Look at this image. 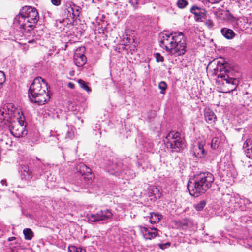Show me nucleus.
<instances>
[{
  "mask_svg": "<svg viewBox=\"0 0 252 252\" xmlns=\"http://www.w3.org/2000/svg\"><path fill=\"white\" fill-rule=\"evenodd\" d=\"M213 175L208 172H200L194 175L190 180L187 188L190 194L194 197H198L205 193L212 186L214 182Z\"/></svg>",
  "mask_w": 252,
  "mask_h": 252,
  "instance_id": "f257e3e1",
  "label": "nucleus"
},
{
  "mask_svg": "<svg viewBox=\"0 0 252 252\" xmlns=\"http://www.w3.org/2000/svg\"><path fill=\"white\" fill-rule=\"evenodd\" d=\"M39 19L38 12L33 7L26 6L14 18V24L26 32H29L34 29Z\"/></svg>",
  "mask_w": 252,
  "mask_h": 252,
  "instance_id": "f03ea898",
  "label": "nucleus"
},
{
  "mask_svg": "<svg viewBox=\"0 0 252 252\" xmlns=\"http://www.w3.org/2000/svg\"><path fill=\"white\" fill-rule=\"evenodd\" d=\"M50 87L41 77L35 78L29 90L30 100L39 105L44 104L50 99Z\"/></svg>",
  "mask_w": 252,
  "mask_h": 252,
  "instance_id": "7ed1b4c3",
  "label": "nucleus"
},
{
  "mask_svg": "<svg viewBox=\"0 0 252 252\" xmlns=\"http://www.w3.org/2000/svg\"><path fill=\"white\" fill-rule=\"evenodd\" d=\"M227 63L224 62L218 63V67L216 72L217 76V81L222 83V84H227L230 88L228 92H230L234 90L238 85V81L232 77V72L227 68Z\"/></svg>",
  "mask_w": 252,
  "mask_h": 252,
  "instance_id": "20e7f679",
  "label": "nucleus"
},
{
  "mask_svg": "<svg viewBox=\"0 0 252 252\" xmlns=\"http://www.w3.org/2000/svg\"><path fill=\"white\" fill-rule=\"evenodd\" d=\"M167 149L172 152H180L185 148V142L181 134L175 131L169 132L163 140Z\"/></svg>",
  "mask_w": 252,
  "mask_h": 252,
  "instance_id": "39448f33",
  "label": "nucleus"
},
{
  "mask_svg": "<svg viewBox=\"0 0 252 252\" xmlns=\"http://www.w3.org/2000/svg\"><path fill=\"white\" fill-rule=\"evenodd\" d=\"M113 213L109 209L101 210L96 213H89L86 216L88 220L91 222H98L110 220L112 218Z\"/></svg>",
  "mask_w": 252,
  "mask_h": 252,
  "instance_id": "423d86ee",
  "label": "nucleus"
},
{
  "mask_svg": "<svg viewBox=\"0 0 252 252\" xmlns=\"http://www.w3.org/2000/svg\"><path fill=\"white\" fill-rule=\"evenodd\" d=\"M8 126L11 134L15 137H23L27 134V131L25 129L26 126H22L19 123L10 122Z\"/></svg>",
  "mask_w": 252,
  "mask_h": 252,
  "instance_id": "0eeeda50",
  "label": "nucleus"
},
{
  "mask_svg": "<svg viewBox=\"0 0 252 252\" xmlns=\"http://www.w3.org/2000/svg\"><path fill=\"white\" fill-rule=\"evenodd\" d=\"M77 172L79 173L85 181L92 180L93 175L91 169L83 163H80L76 166Z\"/></svg>",
  "mask_w": 252,
  "mask_h": 252,
  "instance_id": "6e6552de",
  "label": "nucleus"
},
{
  "mask_svg": "<svg viewBox=\"0 0 252 252\" xmlns=\"http://www.w3.org/2000/svg\"><path fill=\"white\" fill-rule=\"evenodd\" d=\"M173 34L162 32L159 34V43L161 47H173Z\"/></svg>",
  "mask_w": 252,
  "mask_h": 252,
  "instance_id": "1a4fd4ad",
  "label": "nucleus"
},
{
  "mask_svg": "<svg viewBox=\"0 0 252 252\" xmlns=\"http://www.w3.org/2000/svg\"><path fill=\"white\" fill-rule=\"evenodd\" d=\"M173 47H186V38L181 32L173 34Z\"/></svg>",
  "mask_w": 252,
  "mask_h": 252,
  "instance_id": "9d476101",
  "label": "nucleus"
},
{
  "mask_svg": "<svg viewBox=\"0 0 252 252\" xmlns=\"http://www.w3.org/2000/svg\"><path fill=\"white\" fill-rule=\"evenodd\" d=\"M19 172L22 180L28 182L32 179L33 174L28 166L21 165Z\"/></svg>",
  "mask_w": 252,
  "mask_h": 252,
  "instance_id": "9b49d317",
  "label": "nucleus"
},
{
  "mask_svg": "<svg viewBox=\"0 0 252 252\" xmlns=\"http://www.w3.org/2000/svg\"><path fill=\"white\" fill-rule=\"evenodd\" d=\"M158 230L156 228L141 227V232L146 239H151L158 235Z\"/></svg>",
  "mask_w": 252,
  "mask_h": 252,
  "instance_id": "f8f14e48",
  "label": "nucleus"
},
{
  "mask_svg": "<svg viewBox=\"0 0 252 252\" xmlns=\"http://www.w3.org/2000/svg\"><path fill=\"white\" fill-rule=\"evenodd\" d=\"M190 12L195 15V18L197 21H201L206 16L205 10L196 6H193L191 8Z\"/></svg>",
  "mask_w": 252,
  "mask_h": 252,
  "instance_id": "ddd939ff",
  "label": "nucleus"
},
{
  "mask_svg": "<svg viewBox=\"0 0 252 252\" xmlns=\"http://www.w3.org/2000/svg\"><path fill=\"white\" fill-rule=\"evenodd\" d=\"M205 145V141L201 140L198 141L197 146L195 148L193 152L194 157L198 158H203L205 155V150L204 147Z\"/></svg>",
  "mask_w": 252,
  "mask_h": 252,
  "instance_id": "4468645a",
  "label": "nucleus"
},
{
  "mask_svg": "<svg viewBox=\"0 0 252 252\" xmlns=\"http://www.w3.org/2000/svg\"><path fill=\"white\" fill-rule=\"evenodd\" d=\"M107 170L111 174H117L122 171V163L112 161L107 165Z\"/></svg>",
  "mask_w": 252,
  "mask_h": 252,
  "instance_id": "2eb2a0df",
  "label": "nucleus"
},
{
  "mask_svg": "<svg viewBox=\"0 0 252 252\" xmlns=\"http://www.w3.org/2000/svg\"><path fill=\"white\" fill-rule=\"evenodd\" d=\"M78 49H76L74 56V61L76 65L78 67L83 66L87 62V58L83 54L78 53Z\"/></svg>",
  "mask_w": 252,
  "mask_h": 252,
  "instance_id": "dca6fc26",
  "label": "nucleus"
},
{
  "mask_svg": "<svg viewBox=\"0 0 252 252\" xmlns=\"http://www.w3.org/2000/svg\"><path fill=\"white\" fill-rule=\"evenodd\" d=\"M204 115L205 121L210 124H213L216 119L214 112L209 108H205L204 110Z\"/></svg>",
  "mask_w": 252,
  "mask_h": 252,
  "instance_id": "f3484780",
  "label": "nucleus"
},
{
  "mask_svg": "<svg viewBox=\"0 0 252 252\" xmlns=\"http://www.w3.org/2000/svg\"><path fill=\"white\" fill-rule=\"evenodd\" d=\"M221 33L227 39H232L235 36V33L233 31L227 28H222L221 29Z\"/></svg>",
  "mask_w": 252,
  "mask_h": 252,
  "instance_id": "a211bd4d",
  "label": "nucleus"
},
{
  "mask_svg": "<svg viewBox=\"0 0 252 252\" xmlns=\"http://www.w3.org/2000/svg\"><path fill=\"white\" fill-rule=\"evenodd\" d=\"M243 148L246 149L247 156L252 159V141L247 140L243 145Z\"/></svg>",
  "mask_w": 252,
  "mask_h": 252,
  "instance_id": "6ab92c4d",
  "label": "nucleus"
},
{
  "mask_svg": "<svg viewBox=\"0 0 252 252\" xmlns=\"http://www.w3.org/2000/svg\"><path fill=\"white\" fill-rule=\"evenodd\" d=\"M166 51L175 56L183 55L186 51V48H165Z\"/></svg>",
  "mask_w": 252,
  "mask_h": 252,
  "instance_id": "aec40b11",
  "label": "nucleus"
},
{
  "mask_svg": "<svg viewBox=\"0 0 252 252\" xmlns=\"http://www.w3.org/2000/svg\"><path fill=\"white\" fill-rule=\"evenodd\" d=\"M243 28L246 32L250 34L252 33V15H250L247 18V22L244 24Z\"/></svg>",
  "mask_w": 252,
  "mask_h": 252,
  "instance_id": "412c9836",
  "label": "nucleus"
},
{
  "mask_svg": "<svg viewBox=\"0 0 252 252\" xmlns=\"http://www.w3.org/2000/svg\"><path fill=\"white\" fill-rule=\"evenodd\" d=\"M161 215L158 213H150L149 221L151 223H155L159 221Z\"/></svg>",
  "mask_w": 252,
  "mask_h": 252,
  "instance_id": "4be33fe9",
  "label": "nucleus"
},
{
  "mask_svg": "<svg viewBox=\"0 0 252 252\" xmlns=\"http://www.w3.org/2000/svg\"><path fill=\"white\" fill-rule=\"evenodd\" d=\"M3 107L6 108V115H7L9 118H11L14 116L15 108L13 107L12 104H7Z\"/></svg>",
  "mask_w": 252,
  "mask_h": 252,
  "instance_id": "5701e85b",
  "label": "nucleus"
},
{
  "mask_svg": "<svg viewBox=\"0 0 252 252\" xmlns=\"http://www.w3.org/2000/svg\"><path fill=\"white\" fill-rule=\"evenodd\" d=\"M24 238L27 240H31L34 236L33 232L30 228H25L23 230Z\"/></svg>",
  "mask_w": 252,
  "mask_h": 252,
  "instance_id": "b1692460",
  "label": "nucleus"
},
{
  "mask_svg": "<svg viewBox=\"0 0 252 252\" xmlns=\"http://www.w3.org/2000/svg\"><path fill=\"white\" fill-rule=\"evenodd\" d=\"M220 141L218 137H214L212 139L211 147L213 149H216L218 148Z\"/></svg>",
  "mask_w": 252,
  "mask_h": 252,
  "instance_id": "393cba45",
  "label": "nucleus"
},
{
  "mask_svg": "<svg viewBox=\"0 0 252 252\" xmlns=\"http://www.w3.org/2000/svg\"><path fill=\"white\" fill-rule=\"evenodd\" d=\"M9 117L7 115H6V108L3 107L2 109L0 110V120L3 119L4 120H7L8 121Z\"/></svg>",
  "mask_w": 252,
  "mask_h": 252,
  "instance_id": "a878e982",
  "label": "nucleus"
},
{
  "mask_svg": "<svg viewBox=\"0 0 252 252\" xmlns=\"http://www.w3.org/2000/svg\"><path fill=\"white\" fill-rule=\"evenodd\" d=\"M78 82L79 84L80 85V87L86 90L87 92H89L91 91V89H90L89 87L86 85L85 81H84L82 79H79L78 81Z\"/></svg>",
  "mask_w": 252,
  "mask_h": 252,
  "instance_id": "bb28decb",
  "label": "nucleus"
},
{
  "mask_svg": "<svg viewBox=\"0 0 252 252\" xmlns=\"http://www.w3.org/2000/svg\"><path fill=\"white\" fill-rule=\"evenodd\" d=\"M206 204V202L205 200H202L195 205V208L196 210L200 211L202 210Z\"/></svg>",
  "mask_w": 252,
  "mask_h": 252,
  "instance_id": "cd10ccee",
  "label": "nucleus"
},
{
  "mask_svg": "<svg viewBox=\"0 0 252 252\" xmlns=\"http://www.w3.org/2000/svg\"><path fill=\"white\" fill-rule=\"evenodd\" d=\"M158 88L161 90L160 93L163 94L167 88V84L164 81H161L158 84Z\"/></svg>",
  "mask_w": 252,
  "mask_h": 252,
  "instance_id": "c85d7f7f",
  "label": "nucleus"
},
{
  "mask_svg": "<svg viewBox=\"0 0 252 252\" xmlns=\"http://www.w3.org/2000/svg\"><path fill=\"white\" fill-rule=\"evenodd\" d=\"M177 5L179 8H184L188 5V2L186 0H178Z\"/></svg>",
  "mask_w": 252,
  "mask_h": 252,
  "instance_id": "c756f323",
  "label": "nucleus"
},
{
  "mask_svg": "<svg viewBox=\"0 0 252 252\" xmlns=\"http://www.w3.org/2000/svg\"><path fill=\"white\" fill-rule=\"evenodd\" d=\"M126 37L124 38V39L123 40V43H122V45H123L125 46H127L129 45V43H130L131 38L130 36H128V35H126Z\"/></svg>",
  "mask_w": 252,
  "mask_h": 252,
  "instance_id": "7c9ffc66",
  "label": "nucleus"
},
{
  "mask_svg": "<svg viewBox=\"0 0 252 252\" xmlns=\"http://www.w3.org/2000/svg\"><path fill=\"white\" fill-rule=\"evenodd\" d=\"M156 60L158 62H163L164 61V58L158 53L156 54Z\"/></svg>",
  "mask_w": 252,
  "mask_h": 252,
  "instance_id": "2f4dec72",
  "label": "nucleus"
},
{
  "mask_svg": "<svg viewBox=\"0 0 252 252\" xmlns=\"http://www.w3.org/2000/svg\"><path fill=\"white\" fill-rule=\"evenodd\" d=\"M205 25L210 29L212 28L214 26L212 20L210 19H208L206 21Z\"/></svg>",
  "mask_w": 252,
  "mask_h": 252,
  "instance_id": "473e14b6",
  "label": "nucleus"
},
{
  "mask_svg": "<svg viewBox=\"0 0 252 252\" xmlns=\"http://www.w3.org/2000/svg\"><path fill=\"white\" fill-rule=\"evenodd\" d=\"M158 245L160 249H164L167 247H169L170 245V243L169 242H167L164 244H158Z\"/></svg>",
  "mask_w": 252,
  "mask_h": 252,
  "instance_id": "72a5a7b5",
  "label": "nucleus"
},
{
  "mask_svg": "<svg viewBox=\"0 0 252 252\" xmlns=\"http://www.w3.org/2000/svg\"><path fill=\"white\" fill-rule=\"evenodd\" d=\"M68 251V252H77V247L74 246H69Z\"/></svg>",
  "mask_w": 252,
  "mask_h": 252,
  "instance_id": "f704fd0d",
  "label": "nucleus"
},
{
  "mask_svg": "<svg viewBox=\"0 0 252 252\" xmlns=\"http://www.w3.org/2000/svg\"><path fill=\"white\" fill-rule=\"evenodd\" d=\"M139 0H129V3L135 8L137 7Z\"/></svg>",
  "mask_w": 252,
  "mask_h": 252,
  "instance_id": "c9c22d12",
  "label": "nucleus"
},
{
  "mask_svg": "<svg viewBox=\"0 0 252 252\" xmlns=\"http://www.w3.org/2000/svg\"><path fill=\"white\" fill-rule=\"evenodd\" d=\"M51 3L55 6H58L61 4V0H51Z\"/></svg>",
  "mask_w": 252,
  "mask_h": 252,
  "instance_id": "e433bc0d",
  "label": "nucleus"
},
{
  "mask_svg": "<svg viewBox=\"0 0 252 252\" xmlns=\"http://www.w3.org/2000/svg\"><path fill=\"white\" fill-rule=\"evenodd\" d=\"M10 249L13 252H19V249L12 245L11 246Z\"/></svg>",
  "mask_w": 252,
  "mask_h": 252,
  "instance_id": "4c0bfd02",
  "label": "nucleus"
},
{
  "mask_svg": "<svg viewBox=\"0 0 252 252\" xmlns=\"http://www.w3.org/2000/svg\"><path fill=\"white\" fill-rule=\"evenodd\" d=\"M72 136V133L70 131H68L66 133L65 138H71Z\"/></svg>",
  "mask_w": 252,
  "mask_h": 252,
  "instance_id": "58836bf2",
  "label": "nucleus"
},
{
  "mask_svg": "<svg viewBox=\"0 0 252 252\" xmlns=\"http://www.w3.org/2000/svg\"><path fill=\"white\" fill-rule=\"evenodd\" d=\"M13 123H19L21 125L25 126L24 121L21 119V117L20 118V119L18 120V122H13Z\"/></svg>",
  "mask_w": 252,
  "mask_h": 252,
  "instance_id": "ea45409f",
  "label": "nucleus"
},
{
  "mask_svg": "<svg viewBox=\"0 0 252 252\" xmlns=\"http://www.w3.org/2000/svg\"><path fill=\"white\" fill-rule=\"evenodd\" d=\"M68 87L70 89H74L75 87V85L73 83L69 82L68 84Z\"/></svg>",
  "mask_w": 252,
  "mask_h": 252,
  "instance_id": "a19ab883",
  "label": "nucleus"
},
{
  "mask_svg": "<svg viewBox=\"0 0 252 252\" xmlns=\"http://www.w3.org/2000/svg\"><path fill=\"white\" fill-rule=\"evenodd\" d=\"M221 0H208L209 2H211L212 3H218Z\"/></svg>",
  "mask_w": 252,
  "mask_h": 252,
  "instance_id": "79ce46f5",
  "label": "nucleus"
},
{
  "mask_svg": "<svg viewBox=\"0 0 252 252\" xmlns=\"http://www.w3.org/2000/svg\"><path fill=\"white\" fill-rule=\"evenodd\" d=\"M1 184L3 186H7V182H6V180L5 179L2 180L1 181Z\"/></svg>",
  "mask_w": 252,
  "mask_h": 252,
  "instance_id": "37998d69",
  "label": "nucleus"
},
{
  "mask_svg": "<svg viewBox=\"0 0 252 252\" xmlns=\"http://www.w3.org/2000/svg\"><path fill=\"white\" fill-rule=\"evenodd\" d=\"M243 202V203L244 204H248L249 203V200H248V199H244V200H240V203H242Z\"/></svg>",
  "mask_w": 252,
  "mask_h": 252,
  "instance_id": "c03bdc74",
  "label": "nucleus"
},
{
  "mask_svg": "<svg viewBox=\"0 0 252 252\" xmlns=\"http://www.w3.org/2000/svg\"><path fill=\"white\" fill-rule=\"evenodd\" d=\"M15 239H16V238L15 237H9L8 239V241H13V240H15Z\"/></svg>",
  "mask_w": 252,
  "mask_h": 252,
  "instance_id": "a18cd8bd",
  "label": "nucleus"
},
{
  "mask_svg": "<svg viewBox=\"0 0 252 252\" xmlns=\"http://www.w3.org/2000/svg\"><path fill=\"white\" fill-rule=\"evenodd\" d=\"M69 74H70V76H74V71H70V73H69Z\"/></svg>",
  "mask_w": 252,
  "mask_h": 252,
  "instance_id": "49530a36",
  "label": "nucleus"
},
{
  "mask_svg": "<svg viewBox=\"0 0 252 252\" xmlns=\"http://www.w3.org/2000/svg\"><path fill=\"white\" fill-rule=\"evenodd\" d=\"M245 207L244 206H241L240 207V209L241 210H242V211L244 210H245Z\"/></svg>",
  "mask_w": 252,
  "mask_h": 252,
  "instance_id": "de8ad7c7",
  "label": "nucleus"
},
{
  "mask_svg": "<svg viewBox=\"0 0 252 252\" xmlns=\"http://www.w3.org/2000/svg\"><path fill=\"white\" fill-rule=\"evenodd\" d=\"M121 48H116L115 50L116 51L118 52H120V50L121 49Z\"/></svg>",
  "mask_w": 252,
  "mask_h": 252,
  "instance_id": "09e8293b",
  "label": "nucleus"
},
{
  "mask_svg": "<svg viewBox=\"0 0 252 252\" xmlns=\"http://www.w3.org/2000/svg\"><path fill=\"white\" fill-rule=\"evenodd\" d=\"M238 2H240L241 1H244V0H235Z\"/></svg>",
  "mask_w": 252,
  "mask_h": 252,
  "instance_id": "8fccbe9b",
  "label": "nucleus"
},
{
  "mask_svg": "<svg viewBox=\"0 0 252 252\" xmlns=\"http://www.w3.org/2000/svg\"><path fill=\"white\" fill-rule=\"evenodd\" d=\"M71 10L72 11V12L73 13L74 12L73 8H71Z\"/></svg>",
  "mask_w": 252,
  "mask_h": 252,
  "instance_id": "3c124183",
  "label": "nucleus"
},
{
  "mask_svg": "<svg viewBox=\"0 0 252 252\" xmlns=\"http://www.w3.org/2000/svg\"><path fill=\"white\" fill-rule=\"evenodd\" d=\"M67 47V45L66 44H65V47Z\"/></svg>",
  "mask_w": 252,
  "mask_h": 252,
  "instance_id": "603ef678",
  "label": "nucleus"
},
{
  "mask_svg": "<svg viewBox=\"0 0 252 252\" xmlns=\"http://www.w3.org/2000/svg\"><path fill=\"white\" fill-rule=\"evenodd\" d=\"M16 244L17 246H18L20 244H19V243H17Z\"/></svg>",
  "mask_w": 252,
  "mask_h": 252,
  "instance_id": "864d4df0",
  "label": "nucleus"
}]
</instances>
